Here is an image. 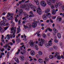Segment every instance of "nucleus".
<instances>
[{
  "label": "nucleus",
  "mask_w": 64,
  "mask_h": 64,
  "mask_svg": "<svg viewBox=\"0 0 64 64\" xmlns=\"http://www.w3.org/2000/svg\"><path fill=\"white\" fill-rule=\"evenodd\" d=\"M8 15L6 16V18L8 20H12L13 19V16L12 15H14V13H11L8 12Z\"/></svg>",
  "instance_id": "1"
},
{
  "label": "nucleus",
  "mask_w": 64,
  "mask_h": 64,
  "mask_svg": "<svg viewBox=\"0 0 64 64\" xmlns=\"http://www.w3.org/2000/svg\"><path fill=\"white\" fill-rule=\"evenodd\" d=\"M30 8L32 9V10H33V11L34 12L36 11V9H37V7L36 6H34L33 5V4H31L30 5Z\"/></svg>",
  "instance_id": "2"
},
{
  "label": "nucleus",
  "mask_w": 64,
  "mask_h": 64,
  "mask_svg": "<svg viewBox=\"0 0 64 64\" xmlns=\"http://www.w3.org/2000/svg\"><path fill=\"white\" fill-rule=\"evenodd\" d=\"M41 40L42 41L40 42L39 45L40 46H42L43 45V44H45V43H46V42L44 40L42 39V38H41Z\"/></svg>",
  "instance_id": "3"
},
{
  "label": "nucleus",
  "mask_w": 64,
  "mask_h": 64,
  "mask_svg": "<svg viewBox=\"0 0 64 64\" xmlns=\"http://www.w3.org/2000/svg\"><path fill=\"white\" fill-rule=\"evenodd\" d=\"M20 7V8H26L25 9L26 10H28L29 8V6L26 4L21 5Z\"/></svg>",
  "instance_id": "4"
},
{
  "label": "nucleus",
  "mask_w": 64,
  "mask_h": 64,
  "mask_svg": "<svg viewBox=\"0 0 64 64\" xmlns=\"http://www.w3.org/2000/svg\"><path fill=\"white\" fill-rule=\"evenodd\" d=\"M37 11L36 12L37 13H38L39 15H41V14H42V12L40 8H38L37 9Z\"/></svg>",
  "instance_id": "5"
},
{
  "label": "nucleus",
  "mask_w": 64,
  "mask_h": 64,
  "mask_svg": "<svg viewBox=\"0 0 64 64\" xmlns=\"http://www.w3.org/2000/svg\"><path fill=\"white\" fill-rule=\"evenodd\" d=\"M37 22L35 21L33 22L32 24V27L33 28H35L37 26Z\"/></svg>",
  "instance_id": "6"
},
{
  "label": "nucleus",
  "mask_w": 64,
  "mask_h": 64,
  "mask_svg": "<svg viewBox=\"0 0 64 64\" xmlns=\"http://www.w3.org/2000/svg\"><path fill=\"white\" fill-rule=\"evenodd\" d=\"M52 42V40H50L48 43V44H46V47H48V46H51L52 44V43L51 42Z\"/></svg>",
  "instance_id": "7"
},
{
  "label": "nucleus",
  "mask_w": 64,
  "mask_h": 64,
  "mask_svg": "<svg viewBox=\"0 0 64 64\" xmlns=\"http://www.w3.org/2000/svg\"><path fill=\"white\" fill-rule=\"evenodd\" d=\"M30 44L31 47H33L34 45V42L32 40H30Z\"/></svg>",
  "instance_id": "8"
},
{
  "label": "nucleus",
  "mask_w": 64,
  "mask_h": 64,
  "mask_svg": "<svg viewBox=\"0 0 64 64\" xmlns=\"http://www.w3.org/2000/svg\"><path fill=\"white\" fill-rule=\"evenodd\" d=\"M29 14H30V17H34V15L33 14V12L30 11L29 12Z\"/></svg>",
  "instance_id": "9"
},
{
  "label": "nucleus",
  "mask_w": 64,
  "mask_h": 64,
  "mask_svg": "<svg viewBox=\"0 0 64 64\" xmlns=\"http://www.w3.org/2000/svg\"><path fill=\"white\" fill-rule=\"evenodd\" d=\"M32 27V25L30 24H26V27L28 28H30Z\"/></svg>",
  "instance_id": "10"
},
{
  "label": "nucleus",
  "mask_w": 64,
  "mask_h": 64,
  "mask_svg": "<svg viewBox=\"0 0 64 64\" xmlns=\"http://www.w3.org/2000/svg\"><path fill=\"white\" fill-rule=\"evenodd\" d=\"M46 2H47V4L49 5H51V0H47Z\"/></svg>",
  "instance_id": "11"
},
{
  "label": "nucleus",
  "mask_w": 64,
  "mask_h": 64,
  "mask_svg": "<svg viewBox=\"0 0 64 64\" xmlns=\"http://www.w3.org/2000/svg\"><path fill=\"white\" fill-rule=\"evenodd\" d=\"M31 55H32V56H33L35 54V52L34 50H31L30 51V53Z\"/></svg>",
  "instance_id": "12"
},
{
  "label": "nucleus",
  "mask_w": 64,
  "mask_h": 64,
  "mask_svg": "<svg viewBox=\"0 0 64 64\" xmlns=\"http://www.w3.org/2000/svg\"><path fill=\"white\" fill-rule=\"evenodd\" d=\"M59 53L58 52H56L54 56L55 57H57L58 56H60Z\"/></svg>",
  "instance_id": "13"
},
{
  "label": "nucleus",
  "mask_w": 64,
  "mask_h": 64,
  "mask_svg": "<svg viewBox=\"0 0 64 64\" xmlns=\"http://www.w3.org/2000/svg\"><path fill=\"white\" fill-rule=\"evenodd\" d=\"M52 14H53V15L55 14H56V10L54 9L52 11Z\"/></svg>",
  "instance_id": "14"
},
{
  "label": "nucleus",
  "mask_w": 64,
  "mask_h": 64,
  "mask_svg": "<svg viewBox=\"0 0 64 64\" xmlns=\"http://www.w3.org/2000/svg\"><path fill=\"white\" fill-rule=\"evenodd\" d=\"M16 27H15L14 28V27H12L11 29V31H12L14 30V32H16Z\"/></svg>",
  "instance_id": "15"
},
{
  "label": "nucleus",
  "mask_w": 64,
  "mask_h": 64,
  "mask_svg": "<svg viewBox=\"0 0 64 64\" xmlns=\"http://www.w3.org/2000/svg\"><path fill=\"white\" fill-rule=\"evenodd\" d=\"M58 20H59V22H60V21H61L62 20V18H60V16H58L56 20L58 21Z\"/></svg>",
  "instance_id": "16"
},
{
  "label": "nucleus",
  "mask_w": 64,
  "mask_h": 64,
  "mask_svg": "<svg viewBox=\"0 0 64 64\" xmlns=\"http://www.w3.org/2000/svg\"><path fill=\"white\" fill-rule=\"evenodd\" d=\"M50 12V9L49 8H47L45 10V13H48Z\"/></svg>",
  "instance_id": "17"
},
{
  "label": "nucleus",
  "mask_w": 64,
  "mask_h": 64,
  "mask_svg": "<svg viewBox=\"0 0 64 64\" xmlns=\"http://www.w3.org/2000/svg\"><path fill=\"white\" fill-rule=\"evenodd\" d=\"M15 60L16 61V62L17 63H18L19 62V59L17 58H15Z\"/></svg>",
  "instance_id": "18"
},
{
  "label": "nucleus",
  "mask_w": 64,
  "mask_h": 64,
  "mask_svg": "<svg viewBox=\"0 0 64 64\" xmlns=\"http://www.w3.org/2000/svg\"><path fill=\"white\" fill-rule=\"evenodd\" d=\"M57 36L58 37V38L60 39L61 37V34L60 33H58L57 34Z\"/></svg>",
  "instance_id": "19"
},
{
  "label": "nucleus",
  "mask_w": 64,
  "mask_h": 64,
  "mask_svg": "<svg viewBox=\"0 0 64 64\" xmlns=\"http://www.w3.org/2000/svg\"><path fill=\"white\" fill-rule=\"evenodd\" d=\"M0 31L2 33H3L4 32L3 29L1 27H0Z\"/></svg>",
  "instance_id": "20"
},
{
  "label": "nucleus",
  "mask_w": 64,
  "mask_h": 64,
  "mask_svg": "<svg viewBox=\"0 0 64 64\" xmlns=\"http://www.w3.org/2000/svg\"><path fill=\"white\" fill-rule=\"evenodd\" d=\"M46 16H47V14H44L42 16L43 19H46Z\"/></svg>",
  "instance_id": "21"
},
{
  "label": "nucleus",
  "mask_w": 64,
  "mask_h": 64,
  "mask_svg": "<svg viewBox=\"0 0 64 64\" xmlns=\"http://www.w3.org/2000/svg\"><path fill=\"white\" fill-rule=\"evenodd\" d=\"M45 2V1L44 0L40 2V4L41 6H42L43 4H44V3Z\"/></svg>",
  "instance_id": "22"
},
{
  "label": "nucleus",
  "mask_w": 64,
  "mask_h": 64,
  "mask_svg": "<svg viewBox=\"0 0 64 64\" xmlns=\"http://www.w3.org/2000/svg\"><path fill=\"white\" fill-rule=\"evenodd\" d=\"M38 62H40V63H42L43 61V60L41 58H40L38 59Z\"/></svg>",
  "instance_id": "23"
},
{
  "label": "nucleus",
  "mask_w": 64,
  "mask_h": 64,
  "mask_svg": "<svg viewBox=\"0 0 64 64\" xmlns=\"http://www.w3.org/2000/svg\"><path fill=\"white\" fill-rule=\"evenodd\" d=\"M20 58H21L22 60H24V56H20Z\"/></svg>",
  "instance_id": "24"
},
{
  "label": "nucleus",
  "mask_w": 64,
  "mask_h": 64,
  "mask_svg": "<svg viewBox=\"0 0 64 64\" xmlns=\"http://www.w3.org/2000/svg\"><path fill=\"white\" fill-rule=\"evenodd\" d=\"M24 16L26 18H29V16L27 14H26L25 15H24Z\"/></svg>",
  "instance_id": "25"
},
{
  "label": "nucleus",
  "mask_w": 64,
  "mask_h": 64,
  "mask_svg": "<svg viewBox=\"0 0 64 64\" xmlns=\"http://www.w3.org/2000/svg\"><path fill=\"white\" fill-rule=\"evenodd\" d=\"M56 58H57V59L58 60H60V59H61V56H57V57H56Z\"/></svg>",
  "instance_id": "26"
},
{
  "label": "nucleus",
  "mask_w": 64,
  "mask_h": 64,
  "mask_svg": "<svg viewBox=\"0 0 64 64\" xmlns=\"http://www.w3.org/2000/svg\"><path fill=\"white\" fill-rule=\"evenodd\" d=\"M58 6H60V7H62V4L60 2H59L58 4Z\"/></svg>",
  "instance_id": "27"
},
{
  "label": "nucleus",
  "mask_w": 64,
  "mask_h": 64,
  "mask_svg": "<svg viewBox=\"0 0 64 64\" xmlns=\"http://www.w3.org/2000/svg\"><path fill=\"white\" fill-rule=\"evenodd\" d=\"M45 60L46 62L49 61V58H45Z\"/></svg>",
  "instance_id": "28"
},
{
  "label": "nucleus",
  "mask_w": 64,
  "mask_h": 64,
  "mask_svg": "<svg viewBox=\"0 0 64 64\" xmlns=\"http://www.w3.org/2000/svg\"><path fill=\"white\" fill-rule=\"evenodd\" d=\"M53 30L54 31H56V32H55V33H57V32H58V30H56V28H54L53 29Z\"/></svg>",
  "instance_id": "29"
},
{
  "label": "nucleus",
  "mask_w": 64,
  "mask_h": 64,
  "mask_svg": "<svg viewBox=\"0 0 64 64\" xmlns=\"http://www.w3.org/2000/svg\"><path fill=\"white\" fill-rule=\"evenodd\" d=\"M20 41V39H19V38H17L16 41V42L17 43H19Z\"/></svg>",
  "instance_id": "30"
},
{
  "label": "nucleus",
  "mask_w": 64,
  "mask_h": 64,
  "mask_svg": "<svg viewBox=\"0 0 64 64\" xmlns=\"http://www.w3.org/2000/svg\"><path fill=\"white\" fill-rule=\"evenodd\" d=\"M17 33H19V32H20V29L19 28H17Z\"/></svg>",
  "instance_id": "31"
},
{
  "label": "nucleus",
  "mask_w": 64,
  "mask_h": 64,
  "mask_svg": "<svg viewBox=\"0 0 64 64\" xmlns=\"http://www.w3.org/2000/svg\"><path fill=\"white\" fill-rule=\"evenodd\" d=\"M52 3H55L56 2V0H50Z\"/></svg>",
  "instance_id": "32"
},
{
  "label": "nucleus",
  "mask_w": 64,
  "mask_h": 64,
  "mask_svg": "<svg viewBox=\"0 0 64 64\" xmlns=\"http://www.w3.org/2000/svg\"><path fill=\"white\" fill-rule=\"evenodd\" d=\"M53 48H54L55 50H57V47L56 46H53Z\"/></svg>",
  "instance_id": "33"
},
{
  "label": "nucleus",
  "mask_w": 64,
  "mask_h": 64,
  "mask_svg": "<svg viewBox=\"0 0 64 64\" xmlns=\"http://www.w3.org/2000/svg\"><path fill=\"white\" fill-rule=\"evenodd\" d=\"M46 6V3L44 2V4L42 6H43V7H45Z\"/></svg>",
  "instance_id": "34"
},
{
  "label": "nucleus",
  "mask_w": 64,
  "mask_h": 64,
  "mask_svg": "<svg viewBox=\"0 0 64 64\" xmlns=\"http://www.w3.org/2000/svg\"><path fill=\"white\" fill-rule=\"evenodd\" d=\"M9 55H10V52H8L7 53V57L8 58H9Z\"/></svg>",
  "instance_id": "35"
},
{
  "label": "nucleus",
  "mask_w": 64,
  "mask_h": 64,
  "mask_svg": "<svg viewBox=\"0 0 64 64\" xmlns=\"http://www.w3.org/2000/svg\"><path fill=\"white\" fill-rule=\"evenodd\" d=\"M49 57L50 59H52L53 58V56L52 55L51 56H50Z\"/></svg>",
  "instance_id": "36"
},
{
  "label": "nucleus",
  "mask_w": 64,
  "mask_h": 64,
  "mask_svg": "<svg viewBox=\"0 0 64 64\" xmlns=\"http://www.w3.org/2000/svg\"><path fill=\"white\" fill-rule=\"evenodd\" d=\"M48 30L49 31H50V32H52V29H50L49 28H48Z\"/></svg>",
  "instance_id": "37"
},
{
  "label": "nucleus",
  "mask_w": 64,
  "mask_h": 64,
  "mask_svg": "<svg viewBox=\"0 0 64 64\" xmlns=\"http://www.w3.org/2000/svg\"><path fill=\"white\" fill-rule=\"evenodd\" d=\"M35 48L36 50H38V46L37 45H36L35 46Z\"/></svg>",
  "instance_id": "38"
},
{
  "label": "nucleus",
  "mask_w": 64,
  "mask_h": 64,
  "mask_svg": "<svg viewBox=\"0 0 64 64\" xmlns=\"http://www.w3.org/2000/svg\"><path fill=\"white\" fill-rule=\"evenodd\" d=\"M39 54L40 55H42V52L41 51H39Z\"/></svg>",
  "instance_id": "39"
},
{
  "label": "nucleus",
  "mask_w": 64,
  "mask_h": 64,
  "mask_svg": "<svg viewBox=\"0 0 64 64\" xmlns=\"http://www.w3.org/2000/svg\"><path fill=\"white\" fill-rule=\"evenodd\" d=\"M51 8L53 9L54 8V5H51Z\"/></svg>",
  "instance_id": "40"
},
{
  "label": "nucleus",
  "mask_w": 64,
  "mask_h": 64,
  "mask_svg": "<svg viewBox=\"0 0 64 64\" xmlns=\"http://www.w3.org/2000/svg\"><path fill=\"white\" fill-rule=\"evenodd\" d=\"M2 25H3L4 26H5L6 25V24L4 22H3L2 23Z\"/></svg>",
  "instance_id": "41"
},
{
  "label": "nucleus",
  "mask_w": 64,
  "mask_h": 64,
  "mask_svg": "<svg viewBox=\"0 0 64 64\" xmlns=\"http://www.w3.org/2000/svg\"><path fill=\"white\" fill-rule=\"evenodd\" d=\"M54 42H55V43H58V41L56 39L54 40Z\"/></svg>",
  "instance_id": "42"
},
{
  "label": "nucleus",
  "mask_w": 64,
  "mask_h": 64,
  "mask_svg": "<svg viewBox=\"0 0 64 64\" xmlns=\"http://www.w3.org/2000/svg\"><path fill=\"white\" fill-rule=\"evenodd\" d=\"M36 4L37 5H39V4H40V2L38 1V2H36Z\"/></svg>",
  "instance_id": "43"
},
{
  "label": "nucleus",
  "mask_w": 64,
  "mask_h": 64,
  "mask_svg": "<svg viewBox=\"0 0 64 64\" xmlns=\"http://www.w3.org/2000/svg\"><path fill=\"white\" fill-rule=\"evenodd\" d=\"M42 36L44 38H45V37H46V35H45V34H43L42 35Z\"/></svg>",
  "instance_id": "44"
},
{
  "label": "nucleus",
  "mask_w": 64,
  "mask_h": 64,
  "mask_svg": "<svg viewBox=\"0 0 64 64\" xmlns=\"http://www.w3.org/2000/svg\"><path fill=\"white\" fill-rule=\"evenodd\" d=\"M13 35L12 34H10V38H12V37H13Z\"/></svg>",
  "instance_id": "45"
},
{
  "label": "nucleus",
  "mask_w": 64,
  "mask_h": 64,
  "mask_svg": "<svg viewBox=\"0 0 64 64\" xmlns=\"http://www.w3.org/2000/svg\"><path fill=\"white\" fill-rule=\"evenodd\" d=\"M9 27V26H7L6 27L4 28L5 30H7L8 28Z\"/></svg>",
  "instance_id": "46"
},
{
  "label": "nucleus",
  "mask_w": 64,
  "mask_h": 64,
  "mask_svg": "<svg viewBox=\"0 0 64 64\" xmlns=\"http://www.w3.org/2000/svg\"><path fill=\"white\" fill-rule=\"evenodd\" d=\"M23 10H22V9H21L20 10V12L21 13H22L23 12Z\"/></svg>",
  "instance_id": "47"
},
{
  "label": "nucleus",
  "mask_w": 64,
  "mask_h": 64,
  "mask_svg": "<svg viewBox=\"0 0 64 64\" xmlns=\"http://www.w3.org/2000/svg\"><path fill=\"white\" fill-rule=\"evenodd\" d=\"M50 22H51V23H53V20H51V19H50Z\"/></svg>",
  "instance_id": "48"
},
{
  "label": "nucleus",
  "mask_w": 64,
  "mask_h": 64,
  "mask_svg": "<svg viewBox=\"0 0 64 64\" xmlns=\"http://www.w3.org/2000/svg\"><path fill=\"white\" fill-rule=\"evenodd\" d=\"M22 14V12H19V16H20V15H21Z\"/></svg>",
  "instance_id": "49"
},
{
  "label": "nucleus",
  "mask_w": 64,
  "mask_h": 64,
  "mask_svg": "<svg viewBox=\"0 0 64 64\" xmlns=\"http://www.w3.org/2000/svg\"><path fill=\"white\" fill-rule=\"evenodd\" d=\"M7 46L6 45H5L4 46V48H7Z\"/></svg>",
  "instance_id": "50"
},
{
  "label": "nucleus",
  "mask_w": 64,
  "mask_h": 64,
  "mask_svg": "<svg viewBox=\"0 0 64 64\" xmlns=\"http://www.w3.org/2000/svg\"><path fill=\"white\" fill-rule=\"evenodd\" d=\"M34 2L36 3L38 1V0H34Z\"/></svg>",
  "instance_id": "51"
},
{
  "label": "nucleus",
  "mask_w": 64,
  "mask_h": 64,
  "mask_svg": "<svg viewBox=\"0 0 64 64\" xmlns=\"http://www.w3.org/2000/svg\"><path fill=\"white\" fill-rule=\"evenodd\" d=\"M26 12H24L23 13V14L24 15H25L26 14Z\"/></svg>",
  "instance_id": "52"
},
{
  "label": "nucleus",
  "mask_w": 64,
  "mask_h": 64,
  "mask_svg": "<svg viewBox=\"0 0 64 64\" xmlns=\"http://www.w3.org/2000/svg\"><path fill=\"white\" fill-rule=\"evenodd\" d=\"M15 42L14 41V40H12V43H13L14 44L15 43Z\"/></svg>",
  "instance_id": "53"
},
{
  "label": "nucleus",
  "mask_w": 64,
  "mask_h": 64,
  "mask_svg": "<svg viewBox=\"0 0 64 64\" xmlns=\"http://www.w3.org/2000/svg\"><path fill=\"white\" fill-rule=\"evenodd\" d=\"M12 25V26H13L14 27V25H15V23H13Z\"/></svg>",
  "instance_id": "54"
},
{
  "label": "nucleus",
  "mask_w": 64,
  "mask_h": 64,
  "mask_svg": "<svg viewBox=\"0 0 64 64\" xmlns=\"http://www.w3.org/2000/svg\"><path fill=\"white\" fill-rule=\"evenodd\" d=\"M2 42H3L4 43H5V42H4V41H5V40H2Z\"/></svg>",
  "instance_id": "55"
},
{
  "label": "nucleus",
  "mask_w": 64,
  "mask_h": 64,
  "mask_svg": "<svg viewBox=\"0 0 64 64\" xmlns=\"http://www.w3.org/2000/svg\"><path fill=\"white\" fill-rule=\"evenodd\" d=\"M4 22H6V19H4Z\"/></svg>",
  "instance_id": "56"
},
{
  "label": "nucleus",
  "mask_w": 64,
  "mask_h": 64,
  "mask_svg": "<svg viewBox=\"0 0 64 64\" xmlns=\"http://www.w3.org/2000/svg\"><path fill=\"white\" fill-rule=\"evenodd\" d=\"M46 14H47V15H50V13H47Z\"/></svg>",
  "instance_id": "57"
},
{
  "label": "nucleus",
  "mask_w": 64,
  "mask_h": 64,
  "mask_svg": "<svg viewBox=\"0 0 64 64\" xmlns=\"http://www.w3.org/2000/svg\"><path fill=\"white\" fill-rule=\"evenodd\" d=\"M40 31H38L36 32V34H39V33H40Z\"/></svg>",
  "instance_id": "58"
},
{
  "label": "nucleus",
  "mask_w": 64,
  "mask_h": 64,
  "mask_svg": "<svg viewBox=\"0 0 64 64\" xmlns=\"http://www.w3.org/2000/svg\"><path fill=\"white\" fill-rule=\"evenodd\" d=\"M9 25V23H7L6 24V26H8Z\"/></svg>",
  "instance_id": "59"
},
{
  "label": "nucleus",
  "mask_w": 64,
  "mask_h": 64,
  "mask_svg": "<svg viewBox=\"0 0 64 64\" xmlns=\"http://www.w3.org/2000/svg\"><path fill=\"white\" fill-rule=\"evenodd\" d=\"M22 48H23L22 46L20 47V50H22Z\"/></svg>",
  "instance_id": "60"
},
{
  "label": "nucleus",
  "mask_w": 64,
  "mask_h": 64,
  "mask_svg": "<svg viewBox=\"0 0 64 64\" xmlns=\"http://www.w3.org/2000/svg\"><path fill=\"white\" fill-rule=\"evenodd\" d=\"M25 64H29V63L27 62H25Z\"/></svg>",
  "instance_id": "61"
},
{
  "label": "nucleus",
  "mask_w": 64,
  "mask_h": 64,
  "mask_svg": "<svg viewBox=\"0 0 64 64\" xmlns=\"http://www.w3.org/2000/svg\"><path fill=\"white\" fill-rule=\"evenodd\" d=\"M10 44L11 45H13V43L12 42H10Z\"/></svg>",
  "instance_id": "62"
},
{
  "label": "nucleus",
  "mask_w": 64,
  "mask_h": 64,
  "mask_svg": "<svg viewBox=\"0 0 64 64\" xmlns=\"http://www.w3.org/2000/svg\"><path fill=\"white\" fill-rule=\"evenodd\" d=\"M7 39H8V40H10V37H8Z\"/></svg>",
  "instance_id": "63"
},
{
  "label": "nucleus",
  "mask_w": 64,
  "mask_h": 64,
  "mask_svg": "<svg viewBox=\"0 0 64 64\" xmlns=\"http://www.w3.org/2000/svg\"><path fill=\"white\" fill-rule=\"evenodd\" d=\"M62 10L63 11H64V6L62 7Z\"/></svg>",
  "instance_id": "64"
}]
</instances>
